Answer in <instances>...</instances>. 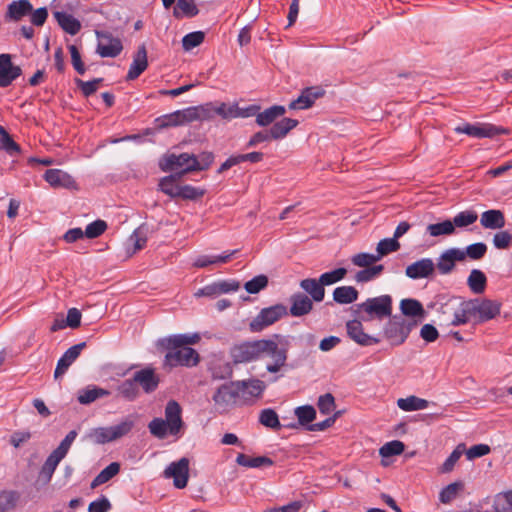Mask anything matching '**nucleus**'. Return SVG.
<instances>
[{
  "instance_id": "nucleus-41",
  "label": "nucleus",
  "mask_w": 512,
  "mask_h": 512,
  "mask_svg": "<svg viewBox=\"0 0 512 512\" xmlns=\"http://www.w3.org/2000/svg\"><path fill=\"white\" fill-rule=\"evenodd\" d=\"M401 312L406 316L422 317L425 313L422 304L415 299H403L400 303Z\"/></svg>"
},
{
  "instance_id": "nucleus-37",
  "label": "nucleus",
  "mask_w": 512,
  "mask_h": 512,
  "mask_svg": "<svg viewBox=\"0 0 512 512\" xmlns=\"http://www.w3.org/2000/svg\"><path fill=\"white\" fill-rule=\"evenodd\" d=\"M358 291L352 286L337 287L333 292V299L339 304H350L357 300Z\"/></svg>"
},
{
  "instance_id": "nucleus-29",
  "label": "nucleus",
  "mask_w": 512,
  "mask_h": 512,
  "mask_svg": "<svg viewBox=\"0 0 512 512\" xmlns=\"http://www.w3.org/2000/svg\"><path fill=\"white\" fill-rule=\"evenodd\" d=\"M286 113V108L282 105H273L264 111H258L256 123L265 127L272 124L277 118L282 117Z\"/></svg>"
},
{
  "instance_id": "nucleus-62",
  "label": "nucleus",
  "mask_w": 512,
  "mask_h": 512,
  "mask_svg": "<svg viewBox=\"0 0 512 512\" xmlns=\"http://www.w3.org/2000/svg\"><path fill=\"white\" fill-rule=\"evenodd\" d=\"M268 284V278L265 275H258L245 283V289L250 294H256L264 289Z\"/></svg>"
},
{
  "instance_id": "nucleus-47",
  "label": "nucleus",
  "mask_w": 512,
  "mask_h": 512,
  "mask_svg": "<svg viewBox=\"0 0 512 512\" xmlns=\"http://www.w3.org/2000/svg\"><path fill=\"white\" fill-rule=\"evenodd\" d=\"M175 181L174 175L163 177L159 182V189L171 198H178L180 185H177Z\"/></svg>"
},
{
  "instance_id": "nucleus-53",
  "label": "nucleus",
  "mask_w": 512,
  "mask_h": 512,
  "mask_svg": "<svg viewBox=\"0 0 512 512\" xmlns=\"http://www.w3.org/2000/svg\"><path fill=\"white\" fill-rule=\"evenodd\" d=\"M204 38L205 34L202 31L190 32L182 38V47L185 51H190L199 46L204 41Z\"/></svg>"
},
{
  "instance_id": "nucleus-51",
  "label": "nucleus",
  "mask_w": 512,
  "mask_h": 512,
  "mask_svg": "<svg viewBox=\"0 0 512 512\" xmlns=\"http://www.w3.org/2000/svg\"><path fill=\"white\" fill-rule=\"evenodd\" d=\"M405 449L403 442L399 440H393L385 443L380 449L379 454L383 458L400 455Z\"/></svg>"
},
{
  "instance_id": "nucleus-19",
  "label": "nucleus",
  "mask_w": 512,
  "mask_h": 512,
  "mask_svg": "<svg viewBox=\"0 0 512 512\" xmlns=\"http://www.w3.org/2000/svg\"><path fill=\"white\" fill-rule=\"evenodd\" d=\"M148 67L147 50L145 44H141L133 55V61L129 67L126 80L137 79Z\"/></svg>"
},
{
  "instance_id": "nucleus-6",
  "label": "nucleus",
  "mask_w": 512,
  "mask_h": 512,
  "mask_svg": "<svg viewBox=\"0 0 512 512\" xmlns=\"http://www.w3.org/2000/svg\"><path fill=\"white\" fill-rule=\"evenodd\" d=\"M286 314L287 308L283 304H276L267 308H263L250 322V329L253 332H260L277 322Z\"/></svg>"
},
{
  "instance_id": "nucleus-10",
  "label": "nucleus",
  "mask_w": 512,
  "mask_h": 512,
  "mask_svg": "<svg viewBox=\"0 0 512 512\" xmlns=\"http://www.w3.org/2000/svg\"><path fill=\"white\" fill-rule=\"evenodd\" d=\"M262 340L244 342L235 345L230 350V356L235 364L248 363L261 358Z\"/></svg>"
},
{
  "instance_id": "nucleus-15",
  "label": "nucleus",
  "mask_w": 512,
  "mask_h": 512,
  "mask_svg": "<svg viewBox=\"0 0 512 512\" xmlns=\"http://www.w3.org/2000/svg\"><path fill=\"white\" fill-rule=\"evenodd\" d=\"M471 311L479 322H486L500 314L501 303L498 301L484 299L470 302Z\"/></svg>"
},
{
  "instance_id": "nucleus-24",
  "label": "nucleus",
  "mask_w": 512,
  "mask_h": 512,
  "mask_svg": "<svg viewBox=\"0 0 512 512\" xmlns=\"http://www.w3.org/2000/svg\"><path fill=\"white\" fill-rule=\"evenodd\" d=\"M44 179L52 187L72 188L75 186L73 177L60 169H48L44 174Z\"/></svg>"
},
{
  "instance_id": "nucleus-2",
  "label": "nucleus",
  "mask_w": 512,
  "mask_h": 512,
  "mask_svg": "<svg viewBox=\"0 0 512 512\" xmlns=\"http://www.w3.org/2000/svg\"><path fill=\"white\" fill-rule=\"evenodd\" d=\"M76 437L77 432L71 430L60 442L58 447L50 453L41 467L39 473L40 479H43L46 483L51 480L57 466L66 457Z\"/></svg>"
},
{
  "instance_id": "nucleus-27",
  "label": "nucleus",
  "mask_w": 512,
  "mask_h": 512,
  "mask_svg": "<svg viewBox=\"0 0 512 512\" xmlns=\"http://www.w3.org/2000/svg\"><path fill=\"white\" fill-rule=\"evenodd\" d=\"M313 308L312 300L303 293L294 294L291 297L290 313L294 317L308 314Z\"/></svg>"
},
{
  "instance_id": "nucleus-4",
  "label": "nucleus",
  "mask_w": 512,
  "mask_h": 512,
  "mask_svg": "<svg viewBox=\"0 0 512 512\" xmlns=\"http://www.w3.org/2000/svg\"><path fill=\"white\" fill-rule=\"evenodd\" d=\"M159 167L164 172L180 170V174L197 171V168H201L197 157L188 153L167 154L159 161Z\"/></svg>"
},
{
  "instance_id": "nucleus-16",
  "label": "nucleus",
  "mask_w": 512,
  "mask_h": 512,
  "mask_svg": "<svg viewBox=\"0 0 512 512\" xmlns=\"http://www.w3.org/2000/svg\"><path fill=\"white\" fill-rule=\"evenodd\" d=\"M132 378L138 389L141 388L146 394H150L156 391L160 383V376L156 373V369L152 366H146L140 370H137L133 374Z\"/></svg>"
},
{
  "instance_id": "nucleus-63",
  "label": "nucleus",
  "mask_w": 512,
  "mask_h": 512,
  "mask_svg": "<svg viewBox=\"0 0 512 512\" xmlns=\"http://www.w3.org/2000/svg\"><path fill=\"white\" fill-rule=\"evenodd\" d=\"M211 373L214 379H227L232 376V367L227 362H220L211 367Z\"/></svg>"
},
{
  "instance_id": "nucleus-56",
  "label": "nucleus",
  "mask_w": 512,
  "mask_h": 512,
  "mask_svg": "<svg viewBox=\"0 0 512 512\" xmlns=\"http://www.w3.org/2000/svg\"><path fill=\"white\" fill-rule=\"evenodd\" d=\"M473 316L471 311L470 302L461 306V308L457 309L451 320V325L458 326L462 324H466L470 317Z\"/></svg>"
},
{
  "instance_id": "nucleus-23",
  "label": "nucleus",
  "mask_w": 512,
  "mask_h": 512,
  "mask_svg": "<svg viewBox=\"0 0 512 512\" xmlns=\"http://www.w3.org/2000/svg\"><path fill=\"white\" fill-rule=\"evenodd\" d=\"M200 340L199 334H177L169 337L161 338L157 342L158 347H179L188 346L198 343Z\"/></svg>"
},
{
  "instance_id": "nucleus-46",
  "label": "nucleus",
  "mask_w": 512,
  "mask_h": 512,
  "mask_svg": "<svg viewBox=\"0 0 512 512\" xmlns=\"http://www.w3.org/2000/svg\"><path fill=\"white\" fill-rule=\"evenodd\" d=\"M119 394L128 401H133L139 396V389L133 378L124 380L117 388Z\"/></svg>"
},
{
  "instance_id": "nucleus-42",
  "label": "nucleus",
  "mask_w": 512,
  "mask_h": 512,
  "mask_svg": "<svg viewBox=\"0 0 512 512\" xmlns=\"http://www.w3.org/2000/svg\"><path fill=\"white\" fill-rule=\"evenodd\" d=\"M463 488L464 484L461 481L453 482L447 485L439 493L440 502L443 504L451 503Z\"/></svg>"
},
{
  "instance_id": "nucleus-58",
  "label": "nucleus",
  "mask_w": 512,
  "mask_h": 512,
  "mask_svg": "<svg viewBox=\"0 0 512 512\" xmlns=\"http://www.w3.org/2000/svg\"><path fill=\"white\" fill-rule=\"evenodd\" d=\"M102 81H103V78H95L91 81H83V80L77 78V79H75V84L81 90L82 94L85 97H89L97 91L98 85Z\"/></svg>"
},
{
  "instance_id": "nucleus-5",
  "label": "nucleus",
  "mask_w": 512,
  "mask_h": 512,
  "mask_svg": "<svg viewBox=\"0 0 512 512\" xmlns=\"http://www.w3.org/2000/svg\"><path fill=\"white\" fill-rule=\"evenodd\" d=\"M269 357L272 362L267 363L266 369L270 373H277L285 366L287 361V348L280 346L274 340H262L261 358Z\"/></svg>"
},
{
  "instance_id": "nucleus-52",
  "label": "nucleus",
  "mask_w": 512,
  "mask_h": 512,
  "mask_svg": "<svg viewBox=\"0 0 512 512\" xmlns=\"http://www.w3.org/2000/svg\"><path fill=\"white\" fill-rule=\"evenodd\" d=\"M295 415L300 425L310 424L316 417V410L311 405L299 406L295 409Z\"/></svg>"
},
{
  "instance_id": "nucleus-44",
  "label": "nucleus",
  "mask_w": 512,
  "mask_h": 512,
  "mask_svg": "<svg viewBox=\"0 0 512 512\" xmlns=\"http://www.w3.org/2000/svg\"><path fill=\"white\" fill-rule=\"evenodd\" d=\"M259 422L263 426L273 430H279L281 428L279 417L277 413L271 408L263 409L260 412Z\"/></svg>"
},
{
  "instance_id": "nucleus-3",
  "label": "nucleus",
  "mask_w": 512,
  "mask_h": 512,
  "mask_svg": "<svg viewBox=\"0 0 512 512\" xmlns=\"http://www.w3.org/2000/svg\"><path fill=\"white\" fill-rule=\"evenodd\" d=\"M167 350V353L164 357L163 366L164 367H177V366H185V367H193L199 363L200 357L198 352L189 347V346H179V347H162Z\"/></svg>"
},
{
  "instance_id": "nucleus-49",
  "label": "nucleus",
  "mask_w": 512,
  "mask_h": 512,
  "mask_svg": "<svg viewBox=\"0 0 512 512\" xmlns=\"http://www.w3.org/2000/svg\"><path fill=\"white\" fill-rule=\"evenodd\" d=\"M88 437L92 442L96 444H105L113 441L110 427H99L92 429L89 432Z\"/></svg>"
},
{
  "instance_id": "nucleus-48",
  "label": "nucleus",
  "mask_w": 512,
  "mask_h": 512,
  "mask_svg": "<svg viewBox=\"0 0 512 512\" xmlns=\"http://www.w3.org/2000/svg\"><path fill=\"white\" fill-rule=\"evenodd\" d=\"M477 218H478V215L475 211L465 210V211H461L460 213L455 215V217L453 218V220H451V222L454 225V229L456 227L464 228V227H467V226L475 223Z\"/></svg>"
},
{
  "instance_id": "nucleus-25",
  "label": "nucleus",
  "mask_w": 512,
  "mask_h": 512,
  "mask_svg": "<svg viewBox=\"0 0 512 512\" xmlns=\"http://www.w3.org/2000/svg\"><path fill=\"white\" fill-rule=\"evenodd\" d=\"M32 10V4L28 0L12 1L8 5L5 18L9 21H19L24 16L30 14Z\"/></svg>"
},
{
  "instance_id": "nucleus-33",
  "label": "nucleus",
  "mask_w": 512,
  "mask_h": 512,
  "mask_svg": "<svg viewBox=\"0 0 512 512\" xmlns=\"http://www.w3.org/2000/svg\"><path fill=\"white\" fill-rule=\"evenodd\" d=\"M429 405V402L425 399L419 398L417 396H409L406 398H399L397 400V406L403 411H417L426 409Z\"/></svg>"
},
{
  "instance_id": "nucleus-34",
  "label": "nucleus",
  "mask_w": 512,
  "mask_h": 512,
  "mask_svg": "<svg viewBox=\"0 0 512 512\" xmlns=\"http://www.w3.org/2000/svg\"><path fill=\"white\" fill-rule=\"evenodd\" d=\"M120 471V464L118 462H112L105 467L91 482V488L94 489L106 482L110 481Z\"/></svg>"
},
{
  "instance_id": "nucleus-40",
  "label": "nucleus",
  "mask_w": 512,
  "mask_h": 512,
  "mask_svg": "<svg viewBox=\"0 0 512 512\" xmlns=\"http://www.w3.org/2000/svg\"><path fill=\"white\" fill-rule=\"evenodd\" d=\"M235 396L236 394L231 387L224 384L217 389L213 395V400L216 405L225 408L234 401Z\"/></svg>"
},
{
  "instance_id": "nucleus-39",
  "label": "nucleus",
  "mask_w": 512,
  "mask_h": 512,
  "mask_svg": "<svg viewBox=\"0 0 512 512\" xmlns=\"http://www.w3.org/2000/svg\"><path fill=\"white\" fill-rule=\"evenodd\" d=\"M426 233L432 237L447 236L454 233V225L451 220L429 224L426 227Z\"/></svg>"
},
{
  "instance_id": "nucleus-54",
  "label": "nucleus",
  "mask_w": 512,
  "mask_h": 512,
  "mask_svg": "<svg viewBox=\"0 0 512 512\" xmlns=\"http://www.w3.org/2000/svg\"><path fill=\"white\" fill-rule=\"evenodd\" d=\"M399 249H400V243L394 237L384 238V239L380 240L376 247V250L379 254L378 256H384L389 253L396 252Z\"/></svg>"
},
{
  "instance_id": "nucleus-11",
  "label": "nucleus",
  "mask_w": 512,
  "mask_h": 512,
  "mask_svg": "<svg viewBox=\"0 0 512 512\" xmlns=\"http://www.w3.org/2000/svg\"><path fill=\"white\" fill-rule=\"evenodd\" d=\"M411 331V325L402 317H392L384 328V336L391 345L398 346L405 342Z\"/></svg>"
},
{
  "instance_id": "nucleus-38",
  "label": "nucleus",
  "mask_w": 512,
  "mask_h": 512,
  "mask_svg": "<svg viewBox=\"0 0 512 512\" xmlns=\"http://www.w3.org/2000/svg\"><path fill=\"white\" fill-rule=\"evenodd\" d=\"M134 425L135 417L129 415L125 417L120 423L110 426L113 441L118 440L129 434L130 431L133 429Z\"/></svg>"
},
{
  "instance_id": "nucleus-36",
  "label": "nucleus",
  "mask_w": 512,
  "mask_h": 512,
  "mask_svg": "<svg viewBox=\"0 0 512 512\" xmlns=\"http://www.w3.org/2000/svg\"><path fill=\"white\" fill-rule=\"evenodd\" d=\"M236 463L240 466L249 467V468H258L262 466H272L273 461L269 457L266 456H258V457H249L245 454H238L236 457Z\"/></svg>"
},
{
  "instance_id": "nucleus-35",
  "label": "nucleus",
  "mask_w": 512,
  "mask_h": 512,
  "mask_svg": "<svg viewBox=\"0 0 512 512\" xmlns=\"http://www.w3.org/2000/svg\"><path fill=\"white\" fill-rule=\"evenodd\" d=\"M110 395V391L100 388V387H88L86 389H83L79 392L78 395V401L81 404H90L94 402L95 400L106 397Z\"/></svg>"
},
{
  "instance_id": "nucleus-57",
  "label": "nucleus",
  "mask_w": 512,
  "mask_h": 512,
  "mask_svg": "<svg viewBox=\"0 0 512 512\" xmlns=\"http://www.w3.org/2000/svg\"><path fill=\"white\" fill-rule=\"evenodd\" d=\"M107 227V223L104 220H95L86 226L84 230L85 237L89 239L97 238L106 231Z\"/></svg>"
},
{
  "instance_id": "nucleus-9",
  "label": "nucleus",
  "mask_w": 512,
  "mask_h": 512,
  "mask_svg": "<svg viewBox=\"0 0 512 512\" xmlns=\"http://www.w3.org/2000/svg\"><path fill=\"white\" fill-rule=\"evenodd\" d=\"M380 259L352 258L354 265L362 268V270L355 274V280L359 283H365L378 278L385 269L383 264L378 263Z\"/></svg>"
},
{
  "instance_id": "nucleus-17",
  "label": "nucleus",
  "mask_w": 512,
  "mask_h": 512,
  "mask_svg": "<svg viewBox=\"0 0 512 512\" xmlns=\"http://www.w3.org/2000/svg\"><path fill=\"white\" fill-rule=\"evenodd\" d=\"M22 74V69L12 63L10 54H0V87H8Z\"/></svg>"
},
{
  "instance_id": "nucleus-50",
  "label": "nucleus",
  "mask_w": 512,
  "mask_h": 512,
  "mask_svg": "<svg viewBox=\"0 0 512 512\" xmlns=\"http://www.w3.org/2000/svg\"><path fill=\"white\" fill-rule=\"evenodd\" d=\"M19 495L15 491L0 492V512H7L16 507Z\"/></svg>"
},
{
  "instance_id": "nucleus-21",
  "label": "nucleus",
  "mask_w": 512,
  "mask_h": 512,
  "mask_svg": "<svg viewBox=\"0 0 512 512\" xmlns=\"http://www.w3.org/2000/svg\"><path fill=\"white\" fill-rule=\"evenodd\" d=\"M435 265L430 258H422L408 265L405 270L407 277L411 279L427 278L433 274Z\"/></svg>"
},
{
  "instance_id": "nucleus-64",
  "label": "nucleus",
  "mask_w": 512,
  "mask_h": 512,
  "mask_svg": "<svg viewBox=\"0 0 512 512\" xmlns=\"http://www.w3.org/2000/svg\"><path fill=\"white\" fill-rule=\"evenodd\" d=\"M0 143L4 150L7 152H18L19 145L11 138L6 129L0 125Z\"/></svg>"
},
{
  "instance_id": "nucleus-31",
  "label": "nucleus",
  "mask_w": 512,
  "mask_h": 512,
  "mask_svg": "<svg viewBox=\"0 0 512 512\" xmlns=\"http://www.w3.org/2000/svg\"><path fill=\"white\" fill-rule=\"evenodd\" d=\"M300 286L312 297L314 301L320 302L324 299L325 289L320 280L311 278L304 279L301 281Z\"/></svg>"
},
{
  "instance_id": "nucleus-14",
  "label": "nucleus",
  "mask_w": 512,
  "mask_h": 512,
  "mask_svg": "<svg viewBox=\"0 0 512 512\" xmlns=\"http://www.w3.org/2000/svg\"><path fill=\"white\" fill-rule=\"evenodd\" d=\"M360 308L369 316H376L381 319L391 315L392 298L389 295L369 298L360 305Z\"/></svg>"
},
{
  "instance_id": "nucleus-59",
  "label": "nucleus",
  "mask_w": 512,
  "mask_h": 512,
  "mask_svg": "<svg viewBox=\"0 0 512 512\" xmlns=\"http://www.w3.org/2000/svg\"><path fill=\"white\" fill-rule=\"evenodd\" d=\"M346 273H347V270L345 268H337L333 271L323 273L320 276L319 280L323 287L325 285H332V284L340 281L341 279H343L344 276L346 275Z\"/></svg>"
},
{
  "instance_id": "nucleus-26",
  "label": "nucleus",
  "mask_w": 512,
  "mask_h": 512,
  "mask_svg": "<svg viewBox=\"0 0 512 512\" xmlns=\"http://www.w3.org/2000/svg\"><path fill=\"white\" fill-rule=\"evenodd\" d=\"M480 224L485 229H501L505 226L504 214L496 209L484 211L480 216Z\"/></svg>"
},
{
  "instance_id": "nucleus-22",
  "label": "nucleus",
  "mask_w": 512,
  "mask_h": 512,
  "mask_svg": "<svg viewBox=\"0 0 512 512\" xmlns=\"http://www.w3.org/2000/svg\"><path fill=\"white\" fill-rule=\"evenodd\" d=\"M347 333L351 339L363 346H370L380 342V339L366 334L363 331L362 323L357 320L347 323Z\"/></svg>"
},
{
  "instance_id": "nucleus-32",
  "label": "nucleus",
  "mask_w": 512,
  "mask_h": 512,
  "mask_svg": "<svg viewBox=\"0 0 512 512\" xmlns=\"http://www.w3.org/2000/svg\"><path fill=\"white\" fill-rule=\"evenodd\" d=\"M147 237L145 232L138 228L136 229L126 242V250L129 254H136L146 245Z\"/></svg>"
},
{
  "instance_id": "nucleus-28",
  "label": "nucleus",
  "mask_w": 512,
  "mask_h": 512,
  "mask_svg": "<svg viewBox=\"0 0 512 512\" xmlns=\"http://www.w3.org/2000/svg\"><path fill=\"white\" fill-rule=\"evenodd\" d=\"M53 16L58 25L68 34L76 35L81 29V23L78 19L67 12L55 11Z\"/></svg>"
},
{
  "instance_id": "nucleus-45",
  "label": "nucleus",
  "mask_w": 512,
  "mask_h": 512,
  "mask_svg": "<svg viewBox=\"0 0 512 512\" xmlns=\"http://www.w3.org/2000/svg\"><path fill=\"white\" fill-rule=\"evenodd\" d=\"M238 387L243 392H246L251 396L257 397L261 395V393L264 391L265 384L263 381L259 379H250L238 382Z\"/></svg>"
},
{
  "instance_id": "nucleus-1",
  "label": "nucleus",
  "mask_w": 512,
  "mask_h": 512,
  "mask_svg": "<svg viewBox=\"0 0 512 512\" xmlns=\"http://www.w3.org/2000/svg\"><path fill=\"white\" fill-rule=\"evenodd\" d=\"M184 426L181 406L175 400H170L165 406V419H152L148 429L158 439H165L169 435L178 439L182 435Z\"/></svg>"
},
{
  "instance_id": "nucleus-30",
  "label": "nucleus",
  "mask_w": 512,
  "mask_h": 512,
  "mask_svg": "<svg viewBox=\"0 0 512 512\" xmlns=\"http://www.w3.org/2000/svg\"><path fill=\"white\" fill-rule=\"evenodd\" d=\"M298 125V121L292 118H283L275 122L269 130L271 139L284 138L293 128Z\"/></svg>"
},
{
  "instance_id": "nucleus-7",
  "label": "nucleus",
  "mask_w": 512,
  "mask_h": 512,
  "mask_svg": "<svg viewBox=\"0 0 512 512\" xmlns=\"http://www.w3.org/2000/svg\"><path fill=\"white\" fill-rule=\"evenodd\" d=\"M96 53L102 58H115L123 50V45L118 37H114L109 31L96 30Z\"/></svg>"
},
{
  "instance_id": "nucleus-18",
  "label": "nucleus",
  "mask_w": 512,
  "mask_h": 512,
  "mask_svg": "<svg viewBox=\"0 0 512 512\" xmlns=\"http://www.w3.org/2000/svg\"><path fill=\"white\" fill-rule=\"evenodd\" d=\"M324 93V89L320 86L307 87L302 90L297 99L290 102L289 108L293 110L310 108Z\"/></svg>"
},
{
  "instance_id": "nucleus-13",
  "label": "nucleus",
  "mask_w": 512,
  "mask_h": 512,
  "mask_svg": "<svg viewBox=\"0 0 512 512\" xmlns=\"http://www.w3.org/2000/svg\"><path fill=\"white\" fill-rule=\"evenodd\" d=\"M163 475L167 479L172 478L176 488H185L189 479V459L183 457L178 461L170 463L164 470Z\"/></svg>"
},
{
  "instance_id": "nucleus-55",
  "label": "nucleus",
  "mask_w": 512,
  "mask_h": 512,
  "mask_svg": "<svg viewBox=\"0 0 512 512\" xmlns=\"http://www.w3.org/2000/svg\"><path fill=\"white\" fill-rule=\"evenodd\" d=\"M494 509L496 512H512V491L497 495Z\"/></svg>"
},
{
  "instance_id": "nucleus-8",
  "label": "nucleus",
  "mask_w": 512,
  "mask_h": 512,
  "mask_svg": "<svg viewBox=\"0 0 512 512\" xmlns=\"http://www.w3.org/2000/svg\"><path fill=\"white\" fill-rule=\"evenodd\" d=\"M199 118L197 108L189 107L183 110H177L172 113L160 116L155 119V124L158 129L168 127H176L195 121Z\"/></svg>"
},
{
  "instance_id": "nucleus-43",
  "label": "nucleus",
  "mask_w": 512,
  "mask_h": 512,
  "mask_svg": "<svg viewBox=\"0 0 512 512\" xmlns=\"http://www.w3.org/2000/svg\"><path fill=\"white\" fill-rule=\"evenodd\" d=\"M467 282L474 293H482L486 287V276L482 271L474 269L471 271Z\"/></svg>"
},
{
  "instance_id": "nucleus-20",
  "label": "nucleus",
  "mask_w": 512,
  "mask_h": 512,
  "mask_svg": "<svg viewBox=\"0 0 512 512\" xmlns=\"http://www.w3.org/2000/svg\"><path fill=\"white\" fill-rule=\"evenodd\" d=\"M85 347L86 343L81 342L67 349L57 362V366L54 371V377L58 378L62 376L72 365V363L79 357Z\"/></svg>"
},
{
  "instance_id": "nucleus-61",
  "label": "nucleus",
  "mask_w": 512,
  "mask_h": 512,
  "mask_svg": "<svg viewBox=\"0 0 512 512\" xmlns=\"http://www.w3.org/2000/svg\"><path fill=\"white\" fill-rule=\"evenodd\" d=\"M68 49L71 55V64L73 68L78 74L83 75L86 72V67L82 61L79 49L76 45L73 44L69 45Z\"/></svg>"
},
{
  "instance_id": "nucleus-60",
  "label": "nucleus",
  "mask_w": 512,
  "mask_h": 512,
  "mask_svg": "<svg viewBox=\"0 0 512 512\" xmlns=\"http://www.w3.org/2000/svg\"><path fill=\"white\" fill-rule=\"evenodd\" d=\"M317 407L321 414L328 415L335 409V399L331 393H326L318 398Z\"/></svg>"
},
{
  "instance_id": "nucleus-12",
  "label": "nucleus",
  "mask_w": 512,
  "mask_h": 512,
  "mask_svg": "<svg viewBox=\"0 0 512 512\" xmlns=\"http://www.w3.org/2000/svg\"><path fill=\"white\" fill-rule=\"evenodd\" d=\"M454 131L457 134H466L470 137L482 139V138H493L505 130L492 124H481V123H464L455 127Z\"/></svg>"
}]
</instances>
